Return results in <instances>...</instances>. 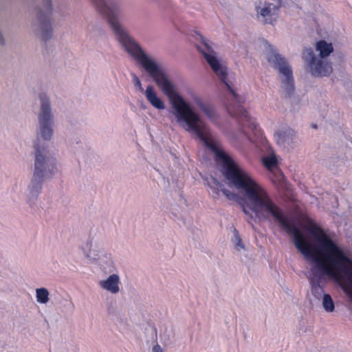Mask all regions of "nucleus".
<instances>
[{
    "label": "nucleus",
    "instance_id": "nucleus-1",
    "mask_svg": "<svg viewBox=\"0 0 352 352\" xmlns=\"http://www.w3.org/2000/svg\"><path fill=\"white\" fill-rule=\"evenodd\" d=\"M146 72L168 98L176 121L187 131L193 132L206 147L215 153L219 171L228 186L235 188L245 197V203L242 204L244 214L258 221L273 219L292 235L295 247L297 242L300 244L308 242L300 230L289 223L282 209L274 203L267 192L229 155L217 148L210 138L207 125L190 103L179 94L168 74L165 71Z\"/></svg>",
    "mask_w": 352,
    "mask_h": 352
},
{
    "label": "nucleus",
    "instance_id": "nucleus-2",
    "mask_svg": "<svg viewBox=\"0 0 352 352\" xmlns=\"http://www.w3.org/2000/svg\"><path fill=\"white\" fill-rule=\"evenodd\" d=\"M265 50L267 60L278 72L282 91L286 97L292 98L294 95L295 85L291 65L271 45L267 44Z\"/></svg>",
    "mask_w": 352,
    "mask_h": 352
},
{
    "label": "nucleus",
    "instance_id": "nucleus-3",
    "mask_svg": "<svg viewBox=\"0 0 352 352\" xmlns=\"http://www.w3.org/2000/svg\"><path fill=\"white\" fill-rule=\"evenodd\" d=\"M38 99L40 107L38 112L37 138L34 144L39 141L46 145L45 142L50 141L53 136L54 116L50 96L43 92L39 94Z\"/></svg>",
    "mask_w": 352,
    "mask_h": 352
},
{
    "label": "nucleus",
    "instance_id": "nucleus-4",
    "mask_svg": "<svg viewBox=\"0 0 352 352\" xmlns=\"http://www.w3.org/2000/svg\"><path fill=\"white\" fill-rule=\"evenodd\" d=\"M32 155L34 157L32 173L48 179L57 172L56 160L49 154L47 146L43 143L38 141L33 144Z\"/></svg>",
    "mask_w": 352,
    "mask_h": 352
},
{
    "label": "nucleus",
    "instance_id": "nucleus-5",
    "mask_svg": "<svg viewBox=\"0 0 352 352\" xmlns=\"http://www.w3.org/2000/svg\"><path fill=\"white\" fill-rule=\"evenodd\" d=\"M199 36L200 41L202 45H196V47L198 51L201 53L209 64L213 72L217 74L219 78L226 85L230 92L234 96L236 97L237 94L232 89L231 85L228 81V72L227 68L220 63L218 60L216 52L214 51L212 47L210 45V41L204 38L201 34H197Z\"/></svg>",
    "mask_w": 352,
    "mask_h": 352
},
{
    "label": "nucleus",
    "instance_id": "nucleus-6",
    "mask_svg": "<svg viewBox=\"0 0 352 352\" xmlns=\"http://www.w3.org/2000/svg\"><path fill=\"white\" fill-rule=\"evenodd\" d=\"M302 58L307 71L314 77L329 76L333 72L331 63L318 57L311 47L303 48Z\"/></svg>",
    "mask_w": 352,
    "mask_h": 352
},
{
    "label": "nucleus",
    "instance_id": "nucleus-7",
    "mask_svg": "<svg viewBox=\"0 0 352 352\" xmlns=\"http://www.w3.org/2000/svg\"><path fill=\"white\" fill-rule=\"evenodd\" d=\"M52 7L50 3L44 10H38L36 12L34 19L32 22V30L34 33L43 40H47L52 34V28L51 25L50 14Z\"/></svg>",
    "mask_w": 352,
    "mask_h": 352
},
{
    "label": "nucleus",
    "instance_id": "nucleus-8",
    "mask_svg": "<svg viewBox=\"0 0 352 352\" xmlns=\"http://www.w3.org/2000/svg\"><path fill=\"white\" fill-rule=\"evenodd\" d=\"M85 257L90 261H96L106 257V253L100 239L91 234L88 239L80 246Z\"/></svg>",
    "mask_w": 352,
    "mask_h": 352
},
{
    "label": "nucleus",
    "instance_id": "nucleus-9",
    "mask_svg": "<svg viewBox=\"0 0 352 352\" xmlns=\"http://www.w3.org/2000/svg\"><path fill=\"white\" fill-rule=\"evenodd\" d=\"M278 8L273 3L265 2L262 7H256L257 18L263 24L274 25Z\"/></svg>",
    "mask_w": 352,
    "mask_h": 352
},
{
    "label": "nucleus",
    "instance_id": "nucleus-10",
    "mask_svg": "<svg viewBox=\"0 0 352 352\" xmlns=\"http://www.w3.org/2000/svg\"><path fill=\"white\" fill-rule=\"evenodd\" d=\"M190 97L199 109L211 121H215L217 114L214 107L204 100L200 96L195 93L190 94Z\"/></svg>",
    "mask_w": 352,
    "mask_h": 352
},
{
    "label": "nucleus",
    "instance_id": "nucleus-11",
    "mask_svg": "<svg viewBox=\"0 0 352 352\" xmlns=\"http://www.w3.org/2000/svg\"><path fill=\"white\" fill-rule=\"evenodd\" d=\"M276 143L282 146H289L296 136V132L289 126H283L278 129L274 134Z\"/></svg>",
    "mask_w": 352,
    "mask_h": 352
},
{
    "label": "nucleus",
    "instance_id": "nucleus-12",
    "mask_svg": "<svg viewBox=\"0 0 352 352\" xmlns=\"http://www.w3.org/2000/svg\"><path fill=\"white\" fill-rule=\"evenodd\" d=\"M45 179H46V178L32 173L30 183L28 186V198L30 201L31 200L34 201L37 198L41 192Z\"/></svg>",
    "mask_w": 352,
    "mask_h": 352
},
{
    "label": "nucleus",
    "instance_id": "nucleus-13",
    "mask_svg": "<svg viewBox=\"0 0 352 352\" xmlns=\"http://www.w3.org/2000/svg\"><path fill=\"white\" fill-rule=\"evenodd\" d=\"M120 277L116 274L110 275L107 278L99 282L100 287L111 294H117L120 291Z\"/></svg>",
    "mask_w": 352,
    "mask_h": 352
},
{
    "label": "nucleus",
    "instance_id": "nucleus-14",
    "mask_svg": "<svg viewBox=\"0 0 352 352\" xmlns=\"http://www.w3.org/2000/svg\"><path fill=\"white\" fill-rule=\"evenodd\" d=\"M145 96L151 104L159 110L165 109V104L164 102L157 96V94L152 85H149L146 87L145 91Z\"/></svg>",
    "mask_w": 352,
    "mask_h": 352
},
{
    "label": "nucleus",
    "instance_id": "nucleus-15",
    "mask_svg": "<svg viewBox=\"0 0 352 352\" xmlns=\"http://www.w3.org/2000/svg\"><path fill=\"white\" fill-rule=\"evenodd\" d=\"M316 50L319 52L318 57L326 59L333 52V47L331 43L320 40L316 43Z\"/></svg>",
    "mask_w": 352,
    "mask_h": 352
},
{
    "label": "nucleus",
    "instance_id": "nucleus-16",
    "mask_svg": "<svg viewBox=\"0 0 352 352\" xmlns=\"http://www.w3.org/2000/svg\"><path fill=\"white\" fill-rule=\"evenodd\" d=\"M235 116L239 120V123L243 126H247L252 130L256 129V125L251 120L247 111L243 108H239L235 112Z\"/></svg>",
    "mask_w": 352,
    "mask_h": 352
},
{
    "label": "nucleus",
    "instance_id": "nucleus-17",
    "mask_svg": "<svg viewBox=\"0 0 352 352\" xmlns=\"http://www.w3.org/2000/svg\"><path fill=\"white\" fill-rule=\"evenodd\" d=\"M36 301L40 304H47L50 300L49 291L45 287H40L36 289Z\"/></svg>",
    "mask_w": 352,
    "mask_h": 352
},
{
    "label": "nucleus",
    "instance_id": "nucleus-18",
    "mask_svg": "<svg viewBox=\"0 0 352 352\" xmlns=\"http://www.w3.org/2000/svg\"><path fill=\"white\" fill-rule=\"evenodd\" d=\"M322 307L327 312H333L335 309L334 302L329 294L323 295L322 298Z\"/></svg>",
    "mask_w": 352,
    "mask_h": 352
},
{
    "label": "nucleus",
    "instance_id": "nucleus-19",
    "mask_svg": "<svg viewBox=\"0 0 352 352\" xmlns=\"http://www.w3.org/2000/svg\"><path fill=\"white\" fill-rule=\"evenodd\" d=\"M221 191L223 194L227 197L228 199L231 201H235L238 202L240 206L242 207V204L245 203V197L241 198L236 193L231 192L226 188H221Z\"/></svg>",
    "mask_w": 352,
    "mask_h": 352
},
{
    "label": "nucleus",
    "instance_id": "nucleus-20",
    "mask_svg": "<svg viewBox=\"0 0 352 352\" xmlns=\"http://www.w3.org/2000/svg\"><path fill=\"white\" fill-rule=\"evenodd\" d=\"M208 186L210 187V188L212 190V193L214 194V197H216V196L219 195V188H223V184L219 182L216 178L212 177L210 178V180L208 181Z\"/></svg>",
    "mask_w": 352,
    "mask_h": 352
},
{
    "label": "nucleus",
    "instance_id": "nucleus-21",
    "mask_svg": "<svg viewBox=\"0 0 352 352\" xmlns=\"http://www.w3.org/2000/svg\"><path fill=\"white\" fill-rule=\"evenodd\" d=\"M263 162L265 166L268 168L274 167L277 164V159L274 153L264 157Z\"/></svg>",
    "mask_w": 352,
    "mask_h": 352
},
{
    "label": "nucleus",
    "instance_id": "nucleus-22",
    "mask_svg": "<svg viewBox=\"0 0 352 352\" xmlns=\"http://www.w3.org/2000/svg\"><path fill=\"white\" fill-rule=\"evenodd\" d=\"M234 240L235 248L238 250H240L241 249H244V245L241 241V239L239 236V234L235 228L234 229Z\"/></svg>",
    "mask_w": 352,
    "mask_h": 352
},
{
    "label": "nucleus",
    "instance_id": "nucleus-23",
    "mask_svg": "<svg viewBox=\"0 0 352 352\" xmlns=\"http://www.w3.org/2000/svg\"><path fill=\"white\" fill-rule=\"evenodd\" d=\"M132 76H133V81H134L135 86H136L138 88L140 91L143 92L144 89H143L141 81L140 80L139 78L135 74H133Z\"/></svg>",
    "mask_w": 352,
    "mask_h": 352
},
{
    "label": "nucleus",
    "instance_id": "nucleus-24",
    "mask_svg": "<svg viewBox=\"0 0 352 352\" xmlns=\"http://www.w3.org/2000/svg\"><path fill=\"white\" fill-rule=\"evenodd\" d=\"M151 352H164V349L160 344H156L153 346Z\"/></svg>",
    "mask_w": 352,
    "mask_h": 352
},
{
    "label": "nucleus",
    "instance_id": "nucleus-25",
    "mask_svg": "<svg viewBox=\"0 0 352 352\" xmlns=\"http://www.w3.org/2000/svg\"><path fill=\"white\" fill-rule=\"evenodd\" d=\"M6 43V39L4 38V36L2 33V31L0 30V45H5Z\"/></svg>",
    "mask_w": 352,
    "mask_h": 352
},
{
    "label": "nucleus",
    "instance_id": "nucleus-26",
    "mask_svg": "<svg viewBox=\"0 0 352 352\" xmlns=\"http://www.w3.org/2000/svg\"><path fill=\"white\" fill-rule=\"evenodd\" d=\"M312 126L314 129H317V125H316V124H312V126Z\"/></svg>",
    "mask_w": 352,
    "mask_h": 352
}]
</instances>
